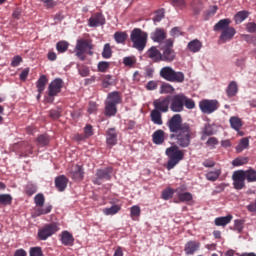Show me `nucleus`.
Instances as JSON below:
<instances>
[{
	"label": "nucleus",
	"mask_w": 256,
	"mask_h": 256,
	"mask_svg": "<svg viewBox=\"0 0 256 256\" xmlns=\"http://www.w3.org/2000/svg\"><path fill=\"white\" fill-rule=\"evenodd\" d=\"M112 173H113L112 167L98 169L96 171V178L93 180L94 185H101V181H111Z\"/></svg>",
	"instance_id": "10"
},
{
	"label": "nucleus",
	"mask_w": 256,
	"mask_h": 256,
	"mask_svg": "<svg viewBox=\"0 0 256 256\" xmlns=\"http://www.w3.org/2000/svg\"><path fill=\"white\" fill-rule=\"evenodd\" d=\"M169 103H171V96L159 98L153 101L154 109L150 113V119L154 125H163L161 113H167L169 111Z\"/></svg>",
	"instance_id": "2"
},
{
	"label": "nucleus",
	"mask_w": 256,
	"mask_h": 256,
	"mask_svg": "<svg viewBox=\"0 0 256 256\" xmlns=\"http://www.w3.org/2000/svg\"><path fill=\"white\" fill-rule=\"evenodd\" d=\"M237 91H239L237 82H235V81L230 82V84L228 85V87L226 89L227 96L235 97L237 95Z\"/></svg>",
	"instance_id": "30"
},
{
	"label": "nucleus",
	"mask_w": 256,
	"mask_h": 256,
	"mask_svg": "<svg viewBox=\"0 0 256 256\" xmlns=\"http://www.w3.org/2000/svg\"><path fill=\"white\" fill-rule=\"evenodd\" d=\"M101 81H102V87H104V89H107L111 87V85H114L113 76L110 74L103 75Z\"/></svg>",
	"instance_id": "34"
},
{
	"label": "nucleus",
	"mask_w": 256,
	"mask_h": 256,
	"mask_svg": "<svg viewBox=\"0 0 256 256\" xmlns=\"http://www.w3.org/2000/svg\"><path fill=\"white\" fill-rule=\"evenodd\" d=\"M154 145H163L165 143V131L158 129L152 134Z\"/></svg>",
	"instance_id": "22"
},
{
	"label": "nucleus",
	"mask_w": 256,
	"mask_h": 256,
	"mask_svg": "<svg viewBox=\"0 0 256 256\" xmlns=\"http://www.w3.org/2000/svg\"><path fill=\"white\" fill-rule=\"evenodd\" d=\"M114 39L116 43L123 44L127 41V33L126 32H115Z\"/></svg>",
	"instance_id": "41"
},
{
	"label": "nucleus",
	"mask_w": 256,
	"mask_h": 256,
	"mask_svg": "<svg viewBox=\"0 0 256 256\" xmlns=\"http://www.w3.org/2000/svg\"><path fill=\"white\" fill-rule=\"evenodd\" d=\"M248 162L249 159L247 157H238L233 160L232 165H234V167H241V165H247Z\"/></svg>",
	"instance_id": "45"
},
{
	"label": "nucleus",
	"mask_w": 256,
	"mask_h": 256,
	"mask_svg": "<svg viewBox=\"0 0 256 256\" xmlns=\"http://www.w3.org/2000/svg\"><path fill=\"white\" fill-rule=\"evenodd\" d=\"M199 109L205 115H211L219 109V102L217 100L204 99L199 102Z\"/></svg>",
	"instance_id": "9"
},
{
	"label": "nucleus",
	"mask_w": 256,
	"mask_h": 256,
	"mask_svg": "<svg viewBox=\"0 0 256 256\" xmlns=\"http://www.w3.org/2000/svg\"><path fill=\"white\" fill-rule=\"evenodd\" d=\"M93 49V40L92 39H79L77 40L75 51L76 57L80 61H85V53L92 51Z\"/></svg>",
	"instance_id": "6"
},
{
	"label": "nucleus",
	"mask_w": 256,
	"mask_h": 256,
	"mask_svg": "<svg viewBox=\"0 0 256 256\" xmlns=\"http://www.w3.org/2000/svg\"><path fill=\"white\" fill-rule=\"evenodd\" d=\"M163 19H165V11L163 10H158L154 17H153V21L154 23H159L161 22Z\"/></svg>",
	"instance_id": "55"
},
{
	"label": "nucleus",
	"mask_w": 256,
	"mask_h": 256,
	"mask_svg": "<svg viewBox=\"0 0 256 256\" xmlns=\"http://www.w3.org/2000/svg\"><path fill=\"white\" fill-rule=\"evenodd\" d=\"M99 25H105V17L101 13H96L89 19V26L99 27Z\"/></svg>",
	"instance_id": "19"
},
{
	"label": "nucleus",
	"mask_w": 256,
	"mask_h": 256,
	"mask_svg": "<svg viewBox=\"0 0 256 256\" xmlns=\"http://www.w3.org/2000/svg\"><path fill=\"white\" fill-rule=\"evenodd\" d=\"M13 203V196L11 194H0V205H11Z\"/></svg>",
	"instance_id": "38"
},
{
	"label": "nucleus",
	"mask_w": 256,
	"mask_h": 256,
	"mask_svg": "<svg viewBox=\"0 0 256 256\" xmlns=\"http://www.w3.org/2000/svg\"><path fill=\"white\" fill-rule=\"evenodd\" d=\"M199 247H201V243L197 241H189L186 243L184 251L186 255H193L196 251H199Z\"/></svg>",
	"instance_id": "20"
},
{
	"label": "nucleus",
	"mask_w": 256,
	"mask_h": 256,
	"mask_svg": "<svg viewBox=\"0 0 256 256\" xmlns=\"http://www.w3.org/2000/svg\"><path fill=\"white\" fill-rule=\"evenodd\" d=\"M69 183V178L65 175H60L55 178V187L58 191L63 192L67 189V185Z\"/></svg>",
	"instance_id": "16"
},
{
	"label": "nucleus",
	"mask_w": 256,
	"mask_h": 256,
	"mask_svg": "<svg viewBox=\"0 0 256 256\" xmlns=\"http://www.w3.org/2000/svg\"><path fill=\"white\" fill-rule=\"evenodd\" d=\"M61 89H63V80L61 78L54 79L48 86V96L57 97Z\"/></svg>",
	"instance_id": "12"
},
{
	"label": "nucleus",
	"mask_w": 256,
	"mask_h": 256,
	"mask_svg": "<svg viewBox=\"0 0 256 256\" xmlns=\"http://www.w3.org/2000/svg\"><path fill=\"white\" fill-rule=\"evenodd\" d=\"M245 221L243 220H235L234 221V230L237 231V233H241L244 229Z\"/></svg>",
	"instance_id": "57"
},
{
	"label": "nucleus",
	"mask_w": 256,
	"mask_h": 256,
	"mask_svg": "<svg viewBox=\"0 0 256 256\" xmlns=\"http://www.w3.org/2000/svg\"><path fill=\"white\" fill-rule=\"evenodd\" d=\"M175 50L173 48H162V53L160 54V61H165V63H171L175 61Z\"/></svg>",
	"instance_id": "13"
},
{
	"label": "nucleus",
	"mask_w": 256,
	"mask_h": 256,
	"mask_svg": "<svg viewBox=\"0 0 256 256\" xmlns=\"http://www.w3.org/2000/svg\"><path fill=\"white\" fill-rule=\"evenodd\" d=\"M175 91V88L173 85L169 83H163L160 87V93L161 95H165L167 93H173Z\"/></svg>",
	"instance_id": "40"
},
{
	"label": "nucleus",
	"mask_w": 256,
	"mask_h": 256,
	"mask_svg": "<svg viewBox=\"0 0 256 256\" xmlns=\"http://www.w3.org/2000/svg\"><path fill=\"white\" fill-rule=\"evenodd\" d=\"M184 107H186V109H195L196 107V104H195V100L187 97L185 94H184Z\"/></svg>",
	"instance_id": "46"
},
{
	"label": "nucleus",
	"mask_w": 256,
	"mask_h": 256,
	"mask_svg": "<svg viewBox=\"0 0 256 256\" xmlns=\"http://www.w3.org/2000/svg\"><path fill=\"white\" fill-rule=\"evenodd\" d=\"M178 199H179V201H182L183 203H185L187 201H192L193 195L189 192L179 193Z\"/></svg>",
	"instance_id": "51"
},
{
	"label": "nucleus",
	"mask_w": 256,
	"mask_h": 256,
	"mask_svg": "<svg viewBox=\"0 0 256 256\" xmlns=\"http://www.w3.org/2000/svg\"><path fill=\"white\" fill-rule=\"evenodd\" d=\"M245 170H237L232 175L233 187L237 191L245 189Z\"/></svg>",
	"instance_id": "11"
},
{
	"label": "nucleus",
	"mask_w": 256,
	"mask_h": 256,
	"mask_svg": "<svg viewBox=\"0 0 256 256\" xmlns=\"http://www.w3.org/2000/svg\"><path fill=\"white\" fill-rule=\"evenodd\" d=\"M229 121H230V126L232 129H234V131H240L241 127H243V121L241 120V118L237 116L230 117Z\"/></svg>",
	"instance_id": "28"
},
{
	"label": "nucleus",
	"mask_w": 256,
	"mask_h": 256,
	"mask_svg": "<svg viewBox=\"0 0 256 256\" xmlns=\"http://www.w3.org/2000/svg\"><path fill=\"white\" fill-rule=\"evenodd\" d=\"M231 25V19L229 18H225V19H221L219 22H217L214 25V31H225V29H229V27Z\"/></svg>",
	"instance_id": "25"
},
{
	"label": "nucleus",
	"mask_w": 256,
	"mask_h": 256,
	"mask_svg": "<svg viewBox=\"0 0 256 256\" xmlns=\"http://www.w3.org/2000/svg\"><path fill=\"white\" fill-rule=\"evenodd\" d=\"M185 94L179 93L170 96V109L173 113H181L184 109Z\"/></svg>",
	"instance_id": "8"
},
{
	"label": "nucleus",
	"mask_w": 256,
	"mask_h": 256,
	"mask_svg": "<svg viewBox=\"0 0 256 256\" xmlns=\"http://www.w3.org/2000/svg\"><path fill=\"white\" fill-rule=\"evenodd\" d=\"M97 111V102H89V105H88V113L90 114H93V113H96Z\"/></svg>",
	"instance_id": "64"
},
{
	"label": "nucleus",
	"mask_w": 256,
	"mask_h": 256,
	"mask_svg": "<svg viewBox=\"0 0 256 256\" xmlns=\"http://www.w3.org/2000/svg\"><path fill=\"white\" fill-rule=\"evenodd\" d=\"M106 143L111 146L117 143V130L115 128H109L106 131Z\"/></svg>",
	"instance_id": "23"
},
{
	"label": "nucleus",
	"mask_w": 256,
	"mask_h": 256,
	"mask_svg": "<svg viewBox=\"0 0 256 256\" xmlns=\"http://www.w3.org/2000/svg\"><path fill=\"white\" fill-rule=\"evenodd\" d=\"M56 49L58 53H65L69 49V43L66 41H59L56 44Z\"/></svg>",
	"instance_id": "43"
},
{
	"label": "nucleus",
	"mask_w": 256,
	"mask_h": 256,
	"mask_svg": "<svg viewBox=\"0 0 256 256\" xmlns=\"http://www.w3.org/2000/svg\"><path fill=\"white\" fill-rule=\"evenodd\" d=\"M245 149H249V139L248 138H242L240 140L239 145L236 146L237 153H241L242 151H245Z\"/></svg>",
	"instance_id": "37"
},
{
	"label": "nucleus",
	"mask_w": 256,
	"mask_h": 256,
	"mask_svg": "<svg viewBox=\"0 0 256 256\" xmlns=\"http://www.w3.org/2000/svg\"><path fill=\"white\" fill-rule=\"evenodd\" d=\"M207 147H209V149H215V147H217V145H219V140L215 137H210L207 142H206Z\"/></svg>",
	"instance_id": "56"
},
{
	"label": "nucleus",
	"mask_w": 256,
	"mask_h": 256,
	"mask_svg": "<svg viewBox=\"0 0 256 256\" xmlns=\"http://www.w3.org/2000/svg\"><path fill=\"white\" fill-rule=\"evenodd\" d=\"M146 56L148 59L154 61V63H159V61H161V51H159V49H157L155 46H152L147 50Z\"/></svg>",
	"instance_id": "18"
},
{
	"label": "nucleus",
	"mask_w": 256,
	"mask_h": 256,
	"mask_svg": "<svg viewBox=\"0 0 256 256\" xmlns=\"http://www.w3.org/2000/svg\"><path fill=\"white\" fill-rule=\"evenodd\" d=\"M106 102L112 103V105H119L121 103V95L117 91L112 92L108 94V100Z\"/></svg>",
	"instance_id": "29"
},
{
	"label": "nucleus",
	"mask_w": 256,
	"mask_h": 256,
	"mask_svg": "<svg viewBox=\"0 0 256 256\" xmlns=\"http://www.w3.org/2000/svg\"><path fill=\"white\" fill-rule=\"evenodd\" d=\"M151 39L154 43H163L167 39V32L163 28H157L154 32L151 33Z\"/></svg>",
	"instance_id": "14"
},
{
	"label": "nucleus",
	"mask_w": 256,
	"mask_h": 256,
	"mask_svg": "<svg viewBox=\"0 0 256 256\" xmlns=\"http://www.w3.org/2000/svg\"><path fill=\"white\" fill-rule=\"evenodd\" d=\"M110 63L107 61H101L98 63V71L100 73H105L109 69Z\"/></svg>",
	"instance_id": "58"
},
{
	"label": "nucleus",
	"mask_w": 256,
	"mask_h": 256,
	"mask_svg": "<svg viewBox=\"0 0 256 256\" xmlns=\"http://www.w3.org/2000/svg\"><path fill=\"white\" fill-rule=\"evenodd\" d=\"M84 135L86 138L93 136V126L91 124H87L84 128Z\"/></svg>",
	"instance_id": "63"
},
{
	"label": "nucleus",
	"mask_w": 256,
	"mask_h": 256,
	"mask_svg": "<svg viewBox=\"0 0 256 256\" xmlns=\"http://www.w3.org/2000/svg\"><path fill=\"white\" fill-rule=\"evenodd\" d=\"M30 256H43V250L41 247L30 248Z\"/></svg>",
	"instance_id": "60"
},
{
	"label": "nucleus",
	"mask_w": 256,
	"mask_h": 256,
	"mask_svg": "<svg viewBox=\"0 0 256 256\" xmlns=\"http://www.w3.org/2000/svg\"><path fill=\"white\" fill-rule=\"evenodd\" d=\"M119 211H121V207L119 205H113L110 208H105L103 213L105 215H116V213H119Z\"/></svg>",
	"instance_id": "42"
},
{
	"label": "nucleus",
	"mask_w": 256,
	"mask_h": 256,
	"mask_svg": "<svg viewBox=\"0 0 256 256\" xmlns=\"http://www.w3.org/2000/svg\"><path fill=\"white\" fill-rule=\"evenodd\" d=\"M231 221H233V215L228 214L227 216L215 218L214 225H216V227H227Z\"/></svg>",
	"instance_id": "21"
},
{
	"label": "nucleus",
	"mask_w": 256,
	"mask_h": 256,
	"mask_svg": "<svg viewBox=\"0 0 256 256\" xmlns=\"http://www.w3.org/2000/svg\"><path fill=\"white\" fill-rule=\"evenodd\" d=\"M130 217H132L133 220H135L136 217H141V208L138 205L131 207Z\"/></svg>",
	"instance_id": "48"
},
{
	"label": "nucleus",
	"mask_w": 256,
	"mask_h": 256,
	"mask_svg": "<svg viewBox=\"0 0 256 256\" xmlns=\"http://www.w3.org/2000/svg\"><path fill=\"white\" fill-rule=\"evenodd\" d=\"M170 3L177 9H185V7H187L185 0H170Z\"/></svg>",
	"instance_id": "52"
},
{
	"label": "nucleus",
	"mask_w": 256,
	"mask_h": 256,
	"mask_svg": "<svg viewBox=\"0 0 256 256\" xmlns=\"http://www.w3.org/2000/svg\"><path fill=\"white\" fill-rule=\"evenodd\" d=\"M214 134L215 132L213 131V128L211 127V125H207L203 130L201 139L202 141H205L206 137H211V135H214Z\"/></svg>",
	"instance_id": "49"
},
{
	"label": "nucleus",
	"mask_w": 256,
	"mask_h": 256,
	"mask_svg": "<svg viewBox=\"0 0 256 256\" xmlns=\"http://www.w3.org/2000/svg\"><path fill=\"white\" fill-rule=\"evenodd\" d=\"M148 37L149 35L147 34V32H143V30L139 28L133 29L130 34L132 47H134V49H137V51H143L145 47H147Z\"/></svg>",
	"instance_id": "5"
},
{
	"label": "nucleus",
	"mask_w": 256,
	"mask_h": 256,
	"mask_svg": "<svg viewBox=\"0 0 256 256\" xmlns=\"http://www.w3.org/2000/svg\"><path fill=\"white\" fill-rule=\"evenodd\" d=\"M103 59H111L113 57V50L111 49V44L106 43L102 51Z\"/></svg>",
	"instance_id": "36"
},
{
	"label": "nucleus",
	"mask_w": 256,
	"mask_h": 256,
	"mask_svg": "<svg viewBox=\"0 0 256 256\" xmlns=\"http://www.w3.org/2000/svg\"><path fill=\"white\" fill-rule=\"evenodd\" d=\"M220 176H221V170L219 169L206 173L207 181H217Z\"/></svg>",
	"instance_id": "35"
},
{
	"label": "nucleus",
	"mask_w": 256,
	"mask_h": 256,
	"mask_svg": "<svg viewBox=\"0 0 256 256\" xmlns=\"http://www.w3.org/2000/svg\"><path fill=\"white\" fill-rule=\"evenodd\" d=\"M165 153L168 157V162L166 164V169L168 171H171V169H175V166L179 165V162L185 159V152L179 149V146L177 145H173L167 148Z\"/></svg>",
	"instance_id": "3"
},
{
	"label": "nucleus",
	"mask_w": 256,
	"mask_h": 256,
	"mask_svg": "<svg viewBox=\"0 0 256 256\" xmlns=\"http://www.w3.org/2000/svg\"><path fill=\"white\" fill-rule=\"evenodd\" d=\"M75 242V238H73V234L69 233V231H63L61 234V243L66 247H72Z\"/></svg>",
	"instance_id": "24"
},
{
	"label": "nucleus",
	"mask_w": 256,
	"mask_h": 256,
	"mask_svg": "<svg viewBox=\"0 0 256 256\" xmlns=\"http://www.w3.org/2000/svg\"><path fill=\"white\" fill-rule=\"evenodd\" d=\"M137 63V60L133 56L124 57L123 64L125 67H133Z\"/></svg>",
	"instance_id": "54"
},
{
	"label": "nucleus",
	"mask_w": 256,
	"mask_h": 256,
	"mask_svg": "<svg viewBox=\"0 0 256 256\" xmlns=\"http://www.w3.org/2000/svg\"><path fill=\"white\" fill-rule=\"evenodd\" d=\"M170 35H171V37H179V36L183 35V31H181L180 27H174L171 29Z\"/></svg>",
	"instance_id": "62"
},
{
	"label": "nucleus",
	"mask_w": 256,
	"mask_h": 256,
	"mask_svg": "<svg viewBox=\"0 0 256 256\" xmlns=\"http://www.w3.org/2000/svg\"><path fill=\"white\" fill-rule=\"evenodd\" d=\"M52 209L53 206L51 205H48L45 208L39 207L38 209L35 210V215H37V217H40V215H47Z\"/></svg>",
	"instance_id": "44"
},
{
	"label": "nucleus",
	"mask_w": 256,
	"mask_h": 256,
	"mask_svg": "<svg viewBox=\"0 0 256 256\" xmlns=\"http://www.w3.org/2000/svg\"><path fill=\"white\" fill-rule=\"evenodd\" d=\"M188 49L191 51V53H199L201 51V48L203 47V44L201 41L195 39L188 43Z\"/></svg>",
	"instance_id": "27"
},
{
	"label": "nucleus",
	"mask_w": 256,
	"mask_h": 256,
	"mask_svg": "<svg viewBox=\"0 0 256 256\" xmlns=\"http://www.w3.org/2000/svg\"><path fill=\"white\" fill-rule=\"evenodd\" d=\"M78 73L81 77H89V73H90V70H89V67L87 66H81L79 69H78Z\"/></svg>",
	"instance_id": "61"
},
{
	"label": "nucleus",
	"mask_w": 256,
	"mask_h": 256,
	"mask_svg": "<svg viewBox=\"0 0 256 256\" xmlns=\"http://www.w3.org/2000/svg\"><path fill=\"white\" fill-rule=\"evenodd\" d=\"M49 141V135L47 134H41L37 137V143L40 147H47V145H49Z\"/></svg>",
	"instance_id": "39"
},
{
	"label": "nucleus",
	"mask_w": 256,
	"mask_h": 256,
	"mask_svg": "<svg viewBox=\"0 0 256 256\" xmlns=\"http://www.w3.org/2000/svg\"><path fill=\"white\" fill-rule=\"evenodd\" d=\"M105 115L106 117H115V115H117V105L110 102H106Z\"/></svg>",
	"instance_id": "26"
},
{
	"label": "nucleus",
	"mask_w": 256,
	"mask_h": 256,
	"mask_svg": "<svg viewBox=\"0 0 256 256\" xmlns=\"http://www.w3.org/2000/svg\"><path fill=\"white\" fill-rule=\"evenodd\" d=\"M57 231H59V225H57V223L53 222L50 224H46L38 230L37 237L39 241H47V238L55 235Z\"/></svg>",
	"instance_id": "7"
},
{
	"label": "nucleus",
	"mask_w": 256,
	"mask_h": 256,
	"mask_svg": "<svg viewBox=\"0 0 256 256\" xmlns=\"http://www.w3.org/2000/svg\"><path fill=\"white\" fill-rule=\"evenodd\" d=\"M25 193L28 197L35 195V193H37V186H35V184H27L25 187Z\"/></svg>",
	"instance_id": "50"
},
{
	"label": "nucleus",
	"mask_w": 256,
	"mask_h": 256,
	"mask_svg": "<svg viewBox=\"0 0 256 256\" xmlns=\"http://www.w3.org/2000/svg\"><path fill=\"white\" fill-rule=\"evenodd\" d=\"M166 125L170 131V139H175L178 147L186 149L191 145L193 131L189 124L183 123V118H181L180 114L173 115Z\"/></svg>",
	"instance_id": "1"
},
{
	"label": "nucleus",
	"mask_w": 256,
	"mask_h": 256,
	"mask_svg": "<svg viewBox=\"0 0 256 256\" xmlns=\"http://www.w3.org/2000/svg\"><path fill=\"white\" fill-rule=\"evenodd\" d=\"M174 193L175 191L173 189L167 188L162 192V199H164V201H169V199L173 197Z\"/></svg>",
	"instance_id": "53"
},
{
	"label": "nucleus",
	"mask_w": 256,
	"mask_h": 256,
	"mask_svg": "<svg viewBox=\"0 0 256 256\" xmlns=\"http://www.w3.org/2000/svg\"><path fill=\"white\" fill-rule=\"evenodd\" d=\"M244 177L248 181V183H253L256 181V171L253 168H250L244 171Z\"/></svg>",
	"instance_id": "33"
},
{
	"label": "nucleus",
	"mask_w": 256,
	"mask_h": 256,
	"mask_svg": "<svg viewBox=\"0 0 256 256\" xmlns=\"http://www.w3.org/2000/svg\"><path fill=\"white\" fill-rule=\"evenodd\" d=\"M84 173L85 172H83V167H81L80 165H75L70 171V177L74 181H83Z\"/></svg>",
	"instance_id": "17"
},
{
	"label": "nucleus",
	"mask_w": 256,
	"mask_h": 256,
	"mask_svg": "<svg viewBox=\"0 0 256 256\" xmlns=\"http://www.w3.org/2000/svg\"><path fill=\"white\" fill-rule=\"evenodd\" d=\"M36 207H43L45 205V196L41 193L34 197Z\"/></svg>",
	"instance_id": "47"
},
{
	"label": "nucleus",
	"mask_w": 256,
	"mask_h": 256,
	"mask_svg": "<svg viewBox=\"0 0 256 256\" xmlns=\"http://www.w3.org/2000/svg\"><path fill=\"white\" fill-rule=\"evenodd\" d=\"M159 75L162 79H165V81H169L170 83H184L185 81V73L175 71L171 66L162 67Z\"/></svg>",
	"instance_id": "4"
},
{
	"label": "nucleus",
	"mask_w": 256,
	"mask_h": 256,
	"mask_svg": "<svg viewBox=\"0 0 256 256\" xmlns=\"http://www.w3.org/2000/svg\"><path fill=\"white\" fill-rule=\"evenodd\" d=\"M236 33H237V30H235L233 27L224 29L220 35L221 43H227V41H231V39L235 37Z\"/></svg>",
	"instance_id": "15"
},
{
	"label": "nucleus",
	"mask_w": 256,
	"mask_h": 256,
	"mask_svg": "<svg viewBox=\"0 0 256 256\" xmlns=\"http://www.w3.org/2000/svg\"><path fill=\"white\" fill-rule=\"evenodd\" d=\"M47 83H48L47 76H45V75L40 76V78L36 82V87L38 89V93H43V91H45V87H46Z\"/></svg>",
	"instance_id": "31"
},
{
	"label": "nucleus",
	"mask_w": 256,
	"mask_h": 256,
	"mask_svg": "<svg viewBox=\"0 0 256 256\" xmlns=\"http://www.w3.org/2000/svg\"><path fill=\"white\" fill-rule=\"evenodd\" d=\"M43 3L46 9H53V7L57 6V2L55 0H40Z\"/></svg>",
	"instance_id": "59"
},
{
	"label": "nucleus",
	"mask_w": 256,
	"mask_h": 256,
	"mask_svg": "<svg viewBox=\"0 0 256 256\" xmlns=\"http://www.w3.org/2000/svg\"><path fill=\"white\" fill-rule=\"evenodd\" d=\"M247 17H249V11H247V10L239 11L234 16V21L237 25H239V23H243V21H245V19H247Z\"/></svg>",
	"instance_id": "32"
}]
</instances>
